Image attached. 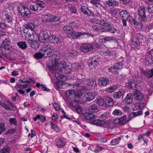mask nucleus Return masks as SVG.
Here are the masks:
<instances>
[{"label": "nucleus", "mask_w": 153, "mask_h": 153, "mask_svg": "<svg viewBox=\"0 0 153 153\" xmlns=\"http://www.w3.org/2000/svg\"><path fill=\"white\" fill-rule=\"evenodd\" d=\"M97 103L99 106H102L104 104V100L102 98H99L97 99Z\"/></svg>", "instance_id": "obj_61"}, {"label": "nucleus", "mask_w": 153, "mask_h": 153, "mask_svg": "<svg viewBox=\"0 0 153 153\" xmlns=\"http://www.w3.org/2000/svg\"><path fill=\"white\" fill-rule=\"evenodd\" d=\"M90 36V34L89 33L83 32L72 31L68 34V37L71 39H81L87 38Z\"/></svg>", "instance_id": "obj_3"}, {"label": "nucleus", "mask_w": 153, "mask_h": 153, "mask_svg": "<svg viewBox=\"0 0 153 153\" xmlns=\"http://www.w3.org/2000/svg\"><path fill=\"white\" fill-rule=\"evenodd\" d=\"M30 8L31 10L33 11L37 10L38 9V6L36 5H31L30 6Z\"/></svg>", "instance_id": "obj_64"}, {"label": "nucleus", "mask_w": 153, "mask_h": 153, "mask_svg": "<svg viewBox=\"0 0 153 153\" xmlns=\"http://www.w3.org/2000/svg\"><path fill=\"white\" fill-rule=\"evenodd\" d=\"M13 18L12 15L10 13H5L3 16L4 21L11 25L13 24Z\"/></svg>", "instance_id": "obj_16"}, {"label": "nucleus", "mask_w": 153, "mask_h": 153, "mask_svg": "<svg viewBox=\"0 0 153 153\" xmlns=\"http://www.w3.org/2000/svg\"><path fill=\"white\" fill-rule=\"evenodd\" d=\"M30 46L31 47L34 49H36L38 48L39 47V45L38 42L35 41L33 42L31 44Z\"/></svg>", "instance_id": "obj_58"}, {"label": "nucleus", "mask_w": 153, "mask_h": 153, "mask_svg": "<svg viewBox=\"0 0 153 153\" xmlns=\"http://www.w3.org/2000/svg\"><path fill=\"white\" fill-rule=\"evenodd\" d=\"M133 100L132 95L131 93H129L127 94L124 99V101L126 103L130 104L132 102Z\"/></svg>", "instance_id": "obj_32"}, {"label": "nucleus", "mask_w": 153, "mask_h": 153, "mask_svg": "<svg viewBox=\"0 0 153 153\" xmlns=\"http://www.w3.org/2000/svg\"><path fill=\"white\" fill-rule=\"evenodd\" d=\"M17 45L20 48L22 49H25L27 47L26 44L24 42H19L17 43Z\"/></svg>", "instance_id": "obj_49"}, {"label": "nucleus", "mask_w": 153, "mask_h": 153, "mask_svg": "<svg viewBox=\"0 0 153 153\" xmlns=\"http://www.w3.org/2000/svg\"><path fill=\"white\" fill-rule=\"evenodd\" d=\"M18 10L19 12L22 15L27 17L30 16V10L20 3H19V4Z\"/></svg>", "instance_id": "obj_7"}, {"label": "nucleus", "mask_w": 153, "mask_h": 153, "mask_svg": "<svg viewBox=\"0 0 153 153\" xmlns=\"http://www.w3.org/2000/svg\"><path fill=\"white\" fill-rule=\"evenodd\" d=\"M69 53L70 54L69 56H74L77 55L78 54V52L76 50H71L69 51Z\"/></svg>", "instance_id": "obj_60"}, {"label": "nucleus", "mask_w": 153, "mask_h": 153, "mask_svg": "<svg viewBox=\"0 0 153 153\" xmlns=\"http://www.w3.org/2000/svg\"><path fill=\"white\" fill-rule=\"evenodd\" d=\"M96 95V93L95 91L88 93L82 98L81 97V98L79 99V103L85 102L86 101H91L94 99Z\"/></svg>", "instance_id": "obj_6"}, {"label": "nucleus", "mask_w": 153, "mask_h": 153, "mask_svg": "<svg viewBox=\"0 0 153 153\" xmlns=\"http://www.w3.org/2000/svg\"><path fill=\"white\" fill-rule=\"evenodd\" d=\"M88 109L89 111L93 113L97 112L98 111V108L97 105L93 104L89 106Z\"/></svg>", "instance_id": "obj_38"}, {"label": "nucleus", "mask_w": 153, "mask_h": 153, "mask_svg": "<svg viewBox=\"0 0 153 153\" xmlns=\"http://www.w3.org/2000/svg\"><path fill=\"white\" fill-rule=\"evenodd\" d=\"M105 121L101 120H96L93 122V123L96 125L101 126L105 124Z\"/></svg>", "instance_id": "obj_45"}, {"label": "nucleus", "mask_w": 153, "mask_h": 153, "mask_svg": "<svg viewBox=\"0 0 153 153\" xmlns=\"http://www.w3.org/2000/svg\"><path fill=\"white\" fill-rule=\"evenodd\" d=\"M6 130L5 124L4 123H0V135L4 132Z\"/></svg>", "instance_id": "obj_55"}, {"label": "nucleus", "mask_w": 153, "mask_h": 153, "mask_svg": "<svg viewBox=\"0 0 153 153\" xmlns=\"http://www.w3.org/2000/svg\"><path fill=\"white\" fill-rule=\"evenodd\" d=\"M109 83L108 78L106 77H101L98 79V85L100 87H105Z\"/></svg>", "instance_id": "obj_14"}, {"label": "nucleus", "mask_w": 153, "mask_h": 153, "mask_svg": "<svg viewBox=\"0 0 153 153\" xmlns=\"http://www.w3.org/2000/svg\"><path fill=\"white\" fill-rule=\"evenodd\" d=\"M122 59V60L120 61H121L120 62L116 63L114 65V67L117 70V71L118 70L122 68L123 64L125 66H126L125 64H127L128 61L126 59L123 58Z\"/></svg>", "instance_id": "obj_19"}, {"label": "nucleus", "mask_w": 153, "mask_h": 153, "mask_svg": "<svg viewBox=\"0 0 153 153\" xmlns=\"http://www.w3.org/2000/svg\"><path fill=\"white\" fill-rule=\"evenodd\" d=\"M92 28L94 30L98 32L102 31L103 28L102 27L97 25H93Z\"/></svg>", "instance_id": "obj_56"}, {"label": "nucleus", "mask_w": 153, "mask_h": 153, "mask_svg": "<svg viewBox=\"0 0 153 153\" xmlns=\"http://www.w3.org/2000/svg\"><path fill=\"white\" fill-rule=\"evenodd\" d=\"M133 95L135 100L141 101L143 98V94L140 92L137 89H136L133 93Z\"/></svg>", "instance_id": "obj_20"}, {"label": "nucleus", "mask_w": 153, "mask_h": 153, "mask_svg": "<svg viewBox=\"0 0 153 153\" xmlns=\"http://www.w3.org/2000/svg\"><path fill=\"white\" fill-rule=\"evenodd\" d=\"M117 88V85H112L107 89L106 91L108 93H111L114 91Z\"/></svg>", "instance_id": "obj_48"}, {"label": "nucleus", "mask_w": 153, "mask_h": 153, "mask_svg": "<svg viewBox=\"0 0 153 153\" xmlns=\"http://www.w3.org/2000/svg\"><path fill=\"white\" fill-rule=\"evenodd\" d=\"M100 53L104 56H115L116 53L114 51L111 49H108L105 46L100 48Z\"/></svg>", "instance_id": "obj_9"}, {"label": "nucleus", "mask_w": 153, "mask_h": 153, "mask_svg": "<svg viewBox=\"0 0 153 153\" xmlns=\"http://www.w3.org/2000/svg\"><path fill=\"white\" fill-rule=\"evenodd\" d=\"M141 73L142 74L148 78H151L153 75V70H149L147 71L144 70L142 71Z\"/></svg>", "instance_id": "obj_28"}, {"label": "nucleus", "mask_w": 153, "mask_h": 153, "mask_svg": "<svg viewBox=\"0 0 153 153\" xmlns=\"http://www.w3.org/2000/svg\"><path fill=\"white\" fill-rule=\"evenodd\" d=\"M86 90V88L85 86L79 87L76 90V94H75V91L74 89L67 91L65 92V94L67 96L70 98L73 97V96L74 97L72 100V101L76 103H79V99L81 98V97L82 96L83 93Z\"/></svg>", "instance_id": "obj_2"}, {"label": "nucleus", "mask_w": 153, "mask_h": 153, "mask_svg": "<svg viewBox=\"0 0 153 153\" xmlns=\"http://www.w3.org/2000/svg\"><path fill=\"white\" fill-rule=\"evenodd\" d=\"M98 47V44L96 42L90 44L86 43L83 44L80 48V50L83 52L87 53L95 49Z\"/></svg>", "instance_id": "obj_4"}, {"label": "nucleus", "mask_w": 153, "mask_h": 153, "mask_svg": "<svg viewBox=\"0 0 153 153\" xmlns=\"http://www.w3.org/2000/svg\"><path fill=\"white\" fill-rule=\"evenodd\" d=\"M105 104L106 107H110L113 105L114 102L113 99L109 97H107L105 98Z\"/></svg>", "instance_id": "obj_27"}, {"label": "nucleus", "mask_w": 153, "mask_h": 153, "mask_svg": "<svg viewBox=\"0 0 153 153\" xmlns=\"http://www.w3.org/2000/svg\"><path fill=\"white\" fill-rule=\"evenodd\" d=\"M122 114V111L118 109H115L112 112V114L115 116H120Z\"/></svg>", "instance_id": "obj_59"}, {"label": "nucleus", "mask_w": 153, "mask_h": 153, "mask_svg": "<svg viewBox=\"0 0 153 153\" xmlns=\"http://www.w3.org/2000/svg\"><path fill=\"white\" fill-rule=\"evenodd\" d=\"M36 4L40 7L42 8L45 7V4L43 2L40 0L37 1Z\"/></svg>", "instance_id": "obj_62"}, {"label": "nucleus", "mask_w": 153, "mask_h": 153, "mask_svg": "<svg viewBox=\"0 0 153 153\" xmlns=\"http://www.w3.org/2000/svg\"><path fill=\"white\" fill-rule=\"evenodd\" d=\"M108 115L107 112H105L102 114L100 116V118L103 120H105L108 118Z\"/></svg>", "instance_id": "obj_63"}, {"label": "nucleus", "mask_w": 153, "mask_h": 153, "mask_svg": "<svg viewBox=\"0 0 153 153\" xmlns=\"http://www.w3.org/2000/svg\"><path fill=\"white\" fill-rule=\"evenodd\" d=\"M81 10L82 12L85 14L87 15L88 16L94 15V13L86 6H82L81 7Z\"/></svg>", "instance_id": "obj_21"}, {"label": "nucleus", "mask_w": 153, "mask_h": 153, "mask_svg": "<svg viewBox=\"0 0 153 153\" xmlns=\"http://www.w3.org/2000/svg\"><path fill=\"white\" fill-rule=\"evenodd\" d=\"M97 40L100 43L105 42L106 41L114 40V38L113 36H106L105 37H98L97 38Z\"/></svg>", "instance_id": "obj_25"}, {"label": "nucleus", "mask_w": 153, "mask_h": 153, "mask_svg": "<svg viewBox=\"0 0 153 153\" xmlns=\"http://www.w3.org/2000/svg\"><path fill=\"white\" fill-rule=\"evenodd\" d=\"M39 42L42 43H44L46 40L49 37L48 34L45 30L40 31L37 35V38Z\"/></svg>", "instance_id": "obj_13"}, {"label": "nucleus", "mask_w": 153, "mask_h": 153, "mask_svg": "<svg viewBox=\"0 0 153 153\" xmlns=\"http://www.w3.org/2000/svg\"><path fill=\"white\" fill-rule=\"evenodd\" d=\"M82 65L81 63H75L73 64L69 62H65L64 61H56V59L54 60L52 59L51 62L48 64V67L51 74H49L51 80L52 77L55 76L58 80L55 82L57 87L58 88H62L63 85L65 84L64 81L68 79H74V78L68 76H64L61 74V72L65 74H69L71 72L73 68L75 69L80 70L82 68Z\"/></svg>", "instance_id": "obj_1"}, {"label": "nucleus", "mask_w": 153, "mask_h": 153, "mask_svg": "<svg viewBox=\"0 0 153 153\" xmlns=\"http://www.w3.org/2000/svg\"><path fill=\"white\" fill-rule=\"evenodd\" d=\"M51 14L46 13L43 15L42 17L41 20L42 22H50Z\"/></svg>", "instance_id": "obj_35"}, {"label": "nucleus", "mask_w": 153, "mask_h": 153, "mask_svg": "<svg viewBox=\"0 0 153 153\" xmlns=\"http://www.w3.org/2000/svg\"><path fill=\"white\" fill-rule=\"evenodd\" d=\"M10 149L9 147H6L0 150V153H10Z\"/></svg>", "instance_id": "obj_53"}, {"label": "nucleus", "mask_w": 153, "mask_h": 153, "mask_svg": "<svg viewBox=\"0 0 153 153\" xmlns=\"http://www.w3.org/2000/svg\"><path fill=\"white\" fill-rule=\"evenodd\" d=\"M146 6H141L139 7L138 9L139 20H141L142 21L145 22L146 20V16L145 14Z\"/></svg>", "instance_id": "obj_11"}, {"label": "nucleus", "mask_w": 153, "mask_h": 153, "mask_svg": "<svg viewBox=\"0 0 153 153\" xmlns=\"http://www.w3.org/2000/svg\"><path fill=\"white\" fill-rule=\"evenodd\" d=\"M131 44L135 47L139 46L140 45L139 41L134 37H131Z\"/></svg>", "instance_id": "obj_40"}, {"label": "nucleus", "mask_w": 153, "mask_h": 153, "mask_svg": "<svg viewBox=\"0 0 153 153\" xmlns=\"http://www.w3.org/2000/svg\"><path fill=\"white\" fill-rule=\"evenodd\" d=\"M10 41L8 39L5 38V39L3 42L1 44V46L4 48H6L7 47L10 45Z\"/></svg>", "instance_id": "obj_42"}, {"label": "nucleus", "mask_w": 153, "mask_h": 153, "mask_svg": "<svg viewBox=\"0 0 153 153\" xmlns=\"http://www.w3.org/2000/svg\"><path fill=\"white\" fill-rule=\"evenodd\" d=\"M72 30V27L69 25L65 26L63 28V31L66 33H68Z\"/></svg>", "instance_id": "obj_50"}, {"label": "nucleus", "mask_w": 153, "mask_h": 153, "mask_svg": "<svg viewBox=\"0 0 153 153\" xmlns=\"http://www.w3.org/2000/svg\"><path fill=\"white\" fill-rule=\"evenodd\" d=\"M133 23L134 25V27L138 29H140L143 26V24L141 20H139L138 18V20H137V19L135 18L133 19Z\"/></svg>", "instance_id": "obj_22"}, {"label": "nucleus", "mask_w": 153, "mask_h": 153, "mask_svg": "<svg viewBox=\"0 0 153 153\" xmlns=\"http://www.w3.org/2000/svg\"><path fill=\"white\" fill-rule=\"evenodd\" d=\"M86 84L91 86L94 87L96 85V81L95 79H89L86 82Z\"/></svg>", "instance_id": "obj_43"}, {"label": "nucleus", "mask_w": 153, "mask_h": 153, "mask_svg": "<svg viewBox=\"0 0 153 153\" xmlns=\"http://www.w3.org/2000/svg\"><path fill=\"white\" fill-rule=\"evenodd\" d=\"M70 105L72 107H74L76 110V111L79 114L82 113V109L80 108L79 105H74L72 102H71L70 104Z\"/></svg>", "instance_id": "obj_31"}, {"label": "nucleus", "mask_w": 153, "mask_h": 153, "mask_svg": "<svg viewBox=\"0 0 153 153\" xmlns=\"http://www.w3.org/2000/svg\"><path fill=\"white\" fill-rule=\"evenodd\" d=\"M121 140L120 137L113 139L111 142V143L112 145H115L117 144Z\"/></svg>", "instance_id": "obj_51"}, {"label": "nucleus", "mask_w": 153, "mask_h": 153, "mask_svg": "<svg viewBox=\"0 0 153 153\" xmlns=\"http://www.w3.org/2000/svg\"><path fill=\"white\" fill-rule=\"evenodd\" d=\"M50 24L53 25H57L60 23V18L59 16H56L51 14L50 21Z\"/></svg>", "instance_id": "obj_15"}, {"label": "nucleus", "mask_w": 153, "mask_h": 153, "mask_svg": "<svg viewBox=\"0 0 153 153\" xmlns=\"http://www.w3.org/2000/svg\"><path fill=\"white\" fill-rule=\"evenodd\" d=\"M142 114L143 112L141 109L138 111L132 113L128 115V119L127 120H130L131 119L135 117L136 116L142 115Z\"/></svg>", "instance_id": "obj_26"}, {"label": "nucleus", "mask_w": 153, "mask_h": 153, "mask_svg": "<svg viewBox=\"0 0 153 153\" xmlns=\"http://www.w3.org/2000/svg\"><path fill=\"white\" fill-rule=\"evenodd\" d=\"M145 62L146 64H152L153 63V59L149 55H147L145 57Z\"/></svg>", "instance_id": "obj_46"}, {"label": "nucleus", "mask_w": 153, "mask_h": 153, "mask_svg": "<svg viewBox=\"0 0 153 153\" xmlns=\"http://www.w3.org/2000/svg\"><path fill=\"white\" fill-rule=\"evenodd\" d=\"M83 117L86 120H91L95 119V116L91 113L85 112L82 114Z\"/></svg>", "instance_id": "obj_23"}, {"label": "nucleus", "mask_w": 153, "mask_h": 153, "mask_svg": "<svg viewBox=\"0 0 153 153\" xmlns=\"http://www.w3.org/2000/svg\"><path fill=\"white\" fill-rule=\"evenodd\" d=\"M9 124L11 125L17 126V122L15 118H10L9 120Z\"/></svg>", "instance_id": "obj_44"}, {"label": "nucleus", "mask_w": 153, "mask_h": 153, "mask_svg": "<svg viewBox=\"0 0 153 153\" xmlns=\"http://www.w3.org/2000/svg\"><path fill=\"white\" fill-rule=\"evenodd\" d=\"M49 42L54 44L58 43L59 42V38L56 36L52 35L49 37Z\"/></svg>", "instance_id": "obj_33"}, {"label": "nucleus", "mask_w": 153, "mask_h": 153, "mask_svg": "<svg viewBox=\"0 0 153 153\" xmlns=\"http://www.w3.org/2000/svg\"><path fill=\"white\" fill-rule=\"evenodd\" d=\"M126 116L124 115L119 119V123L120 124H123L128 121V120H126Z\"/></svg>", "instance_id": "obj_54"}, {"label": "nucleus", "mask_w": 153, "mask_h": 153, "mask_svg": "<svg viewBox=\"0 0 153 153\" xmlns=\"http://www.w3.org/2000/svg\"><path fill=\"white\" fill-rule=\"evenodd\" d=\"M28 87H29V85L27 84H22L20 83H18L15 86L14 88L16 89L21 88L22 89H25Z\"/></svg>", "instance_id": "obj_37"}, {"label": "nucleus", "mask_w": 153, "mask_h": 153, "mask_svg": "<svg viewBox=\"0 0 153 153\" xmlns=\"http://www.w3.org/2000/svg\"><path fill=\"white\" fill-rule=\"evenodd\" d=\"M125 93V91L123 89L119 90L117 92H115L113 95V97L114 98H119Z\"/></svg>", "instance_id": "obj_29"}, {"label": "nucleus", "mask_w": 153, "mask_h": 153, "mask_svg": "<svg viewBox=\"0 0 153 153\" xmlns=\"http://www.w3.org/2000/svg\"><path fill=\"white\" fill-rule=\"evenodd\" d=\"M51 125L52 128L54 129L56 132H59L60 131V129L58 126L54 123L51 122Z\"/></svg>", "instance_id": "obj_52"}, {"label": "nucleus", "mask_w": 153, "mask_h": 153, "mask_svg": "<svg viewBox=\"0 0 153 153\" xmlns=\"http://www.w3.org/2000/svg\"><path fill=\"white\" fill-rule=\"evenodd\" d=\"M145 2L149 4L147 8L148 12L153 13V0H145Z\"/></svg>", "instance_id": "obj_24"}, {"label": "nucleus", "mask_w": 153, "mask_h": 153, "mask_svg": "<svg viewBox=\"0 0 153 153\" xmlns=\"http://www.w3.org/2000/svg\"><path fill=\"white\" fill-rule=\"evenodd\" d=\"M54 48L51 45L47 44L44 45L41 48V51H43L46 55V57L51 56L53 50Z\"/></svg>", "instance_id": "obj_8"}, {"label": "nucleus", "mask_w": 153, "mask_h": 153, "mask_svg": "<svg viewBox=\"0 0 153 153\" xmlns=\"http://www.w3.org/2000/svg\"><path fill=\"white\" fill-rule=\"evenodd\" d=\"M142 81V79L139 78L136 79L134 80H131L129 82V86L132 88H137L138 87V85Z\"/></svg>", "instance_id": "obj_17"}, {"label": "nucleus", "mask_w": 153, "mask_h": 153, "mask_svg": "<svg viewBox=\"0 0 153 153\" xmlns=\"http://www.w3.org/2000/svg\"><path fill=\"white\" fill-rule=\"evenodd\" d=\"M65 144L64 140L62 138H59L57 141L56 145L57 147L62 148L65 145Z\"/></svg>", "instance_id": "obj_30"}, {"label": "nucleus", "mask_w": 153, "mask_h": 153, "mask_svg": "<svg viewBox=\"0 0 153 153\" xmlns=\"http://www.w3.org/2000/svg\"><path fill=\"white\" fill-rule=\"evenodd\" d=\"M120 18L122 19H128L129 16V13L125 10L121 11L120 13Z\"/></svg>", "instance_id": "obj_36"}, {"label": "nucleus", "mask_w": 153, "mask_h": 153, "mask_svg": "<svg viewBox=\"0 0 153 153\" xmlns=\"http://www.w3.org/2000/svg\"><path fill=\"white\" fill-rule=\"evenodd\" d=\"M24 33L25 40L29 42L36 41L37 39V35L34 30H30Z\"/></svg>", "instance_id": "obj_5"}, {"label": "nucleus", "mask_w": 153, "mask_h": 153, "mask_svg": "<svg viewBox=\"0 0 153 153\" xmlns=\"http://www.w3.org/2000/svg\"><path fill=\"white\" fill-rule=\"evenodd\" d=\"M107 4L110 6H117L118 3V2L114 0H109L106 1Z\"/></svg>", "instance_id": "obj_41"}, {"label": "nucleus", "mask_w": 153, "mask_h": 153, "mask_svg": "<svg viewBox=\"0 0 153 153\" xmlns=\"http://www.w3.org/2000/svg\"><path fill=\"white\" fill-rule=\"evenodd\" d=\"M91 21L93 23L100 24L102 26L108 27L110 25V23L107 22L106 18L105 17H102L100 20L93 19H91Z\"/></svg>", "instance_id": "obj_10"}, {"label": "nucleus", "mask_w": 153, "mask_h": 153, "mask_svg": "<svg viewBox=\"0 0 153 153\" xmlns=\"http://www.w3.org/2000/svg\"><path fill=\"white\" fill-rule=\"evenodd\" d=\"M34 56L35 58L37 59L42 58L43 56L46 57V55H45V53L43 51H41V50L39 52L36 53L34 54Z\"/></svg>", "instance_id": "obj_39"}, {"label": "nucleus", "mask_w": 153, "mask_h": 153, "mask_svg": "<svg viewBox=\"0 0 153 153\" xmlns=\"http://www.w3.org/2000/svg\"><path fill=\"white\" fill-rule=\"evenodd\" d=\"M91 149L95 153L99 152L102 150L103 148L99 146H94L90 147Z\"/></svg>", "instance_id": "obj_34"}, {"label": "nucleus", "mask_w": 153, "mask_h": 153, "mask_svg": "<svg viewBox=\"0 0 153 153\" xmlns=\"http://www.w3.org/2000/svg\"><path fill=\"white\" fill-rule=\"evenodd\" d=\"M34 28V24L31 22H28L27 24L24 26L22 31L24 33H26L28 31L30 30H34L33 29Z\"/></svg>", "instance_id": "obj_18"}, {"label": "nucleus", "mask_w": 153, "mask_h": 153, "mask_svg": "<svg viewBox=\"0 0 153 153\" xmlns=\"http://www.w3.org/2000/svg\"><path fill=\"white\" fill-rule=\"evenodd\" d=\"M136 38L140 42H143L146 39L145 36L140 33L137 34Z\"/></svg>", "instance_id": "obj_47"}, {"label": "nucleus", "mask_w": 153, "mask_h": 153, "mask_svg": "<svg viewBox=\"0 0 153 153\" xmlns=\"http://www.w3.org/2000/svg\"><path fill=\"white\" fill-rule=\"evenodd\" d=\"M99 59L97 56H93L88 60L89 66L91 69L94 68L98 64Z\"/></svg>", "instance_id": "obj_12"}, {"label": "nucleus", "mask_w": 153, "mask_h": 153, "mask_svg": "<svg viewBox=\"0 0 153 153\" xmlns=\"http://www.w3.org/2000/svg\"><path fill=\"white\" fill-rule=\"evenodd\" d=\"M108 70L109 72L112 73L114 74H117V70L114 67V66H111L108 68Z\"/></svg>", "instance_id": "obj_57"}]
</instances>
